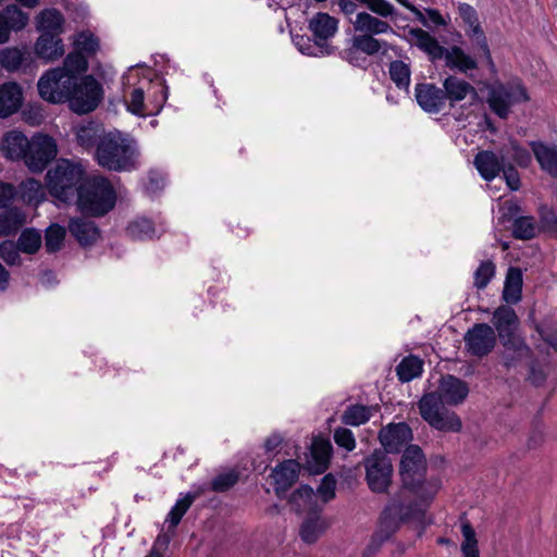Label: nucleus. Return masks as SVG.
Segmentation results:
<instances>
[{
  "label": "nucleus",
  "instance_id": "obj_1",
  "mask_svg": "<svg viewBox=\"0 0 557 557\" xmlns=\"http://www.w3.org/2000/svg\"><path fill=\"white\" fill-rule=\"evenodd\" d=\"M426 460L417 445H410L401 456L399 474L403 490L393 496L386 510L396 518H404L411 512L405 500V493L410 492L422 502H430L440 490L438 480H425Z\"/></svg>",
  "mask_w": 557,
  "mask_h": 557
},
{
  "label": "nucleus",
  "instance_id": "obj_2",
  "mask_svg": "<svg viewBox=\"0 0 557 557\" xmlns=\"http://www.w3.org/2000/svg\"><path fill=\"white\" fill-rule=\"evenodd\" d=\"M137 157L136 141L119 131L103 134L95 152L100 166L116 172L133 170Z\"/></svg>",
  "mask_w": 557,
  "mask_h": 557
},
{
  "label": "nucleus",
  "instance_id": "obj_3",
  "mask_svg": "<svg viewBox=\"0 0 557 557\" xmlns=\"http://www.w3.org/2000/svg\"><path fill=\"white\" fill-rule=\"evenodd\" d=\"M76 196L79 211L92 216L108 213L115 206L116 199L111 183L102 176L85 178Z\"/></svg>",
  "mask_w": 557,
  "mask_h": 557
},
{
  "label": "nucleus",
  "instance_id": "obj_4",
  "mask_svg": "<svg viewBox=\"0 0 557 557\" xmlns=\"http://www.w3.org/2000/svg\"><path fill=\"white\" fill-rule=\"evenodd\" d=\"M85 171L79 163L61 159L46 175V185L51 196L62 202L73 200L84 182Z\"/></svg>",
  "mask_w": 557,
  "mask_h": 557
},
{
  "label": "nucleus",
  "instance_id": "obj_5",
  "mask_svg": "<svg viewBox=\"0 0 557 557\" xmlns=\"http://www.w3.org/2000/svg\"><path fill=\"white\" fill-rule=\"evenodd\" d=\"M445 405L440 395L431 392L419 400L418 408L422 419L433 429L442 432H459L462 428L460 418Z\"/></svg>",
  "mask_w": 557,
  "mask_h": 557
},
{
  "label": "nucleus",
  "instance_id": "obj_6",
  "mask_svg": "<svg viewBox=\"0 0 557 557\" xmlns=\"http://www.w3.org/2000/svg\"><path fill=\"white\" fill-rule=\"evenodd\" d=\"M493 324L507 350H512L518 357L528 355L529 348L524 342L515 334L518 325V317L515 310L508 306H500L494 311Z\"/></svg>",
  "mask_w": 557,
  "mask_h": 557
},
{
  "label": "nucleus",
  "instance_id": "obj_7",
  "mask_svg": "<svg viewBox=\"0 0 557 557\" xmlns=\"http://www.w3.org/2000/svg\"><path fill=\"white\" fill-rule=\"evenodd\" d=\"M37 86L42 99L52 103H60L71 100L75 77L63 70L53 69L40 77Z\"/></svg>",
  "mask_w": 557,
  "mask_h": 557
},
{
  "label": "nucleus",
  "instance_id": "obj_8",
  "mask_svg": "<svg viewBox=\"0 0 557 557\" xmlns=\"http://www.w3.org/2000/svg\"><path fill=\"white\" fill-rule=\"evenodd\" d=\"M338 20L325 12L315 13L308 23V28L313 36L314 44L319 49V53L311 52L302 47L299 50L309 55H330L334 52V48L327 44L338 32Z\"/></svg>",
  "mask_w": 557,
  "mask_h": 557
},
{
  "label": "nucleus",
  "instance_id": "obj_9",
  "mask_svg": "<svg viewBox=\"0 0 557 557\" xmlns=\"http://www.w3.org/2000/svg\"><path fill=\"white\" fill-rule=\"evenodd\" d=\"M528 100L527 90L520 84H494L488 89L487 103L500 119L508 117L513 104Z\"/></svg>",
  "mask_w": 557,
  "mask_h": 557
},
{
  "label": "nucleus",
  "instance_id": "obj_10",
  "mask_svg": "<svg viewBox=\"0 0 557 557\" xmlns=\"http://www.w3.org/2000/svg\"><path fill=\"white\" fill-rule=\"evenodd\" d=\"M57 154L55 140L47 134L36 133L30 138L23 162L29 171L40 173L55 159Z\"/></svg>",
  "mask_w": 557,
  "mask_h": 557
},
{
  "label": "nucleus",
  "instance_id": "obj_11",
  "mask_svg": "<svg viewBox=\"0 0 557 557\" xmlns=\"http://www.w3.org/2000/svg\"><path fill=\"white\" fill-rule=\"evenodd\" d=\"M101 98L102 87L92 76H85L79 83L75 78V86L70 100L71 109L74 112L85 114L94 111Z\"/></svg>",
  "mask_w": 557,
  "mask_h": 557
},
{
  "label": "nucleus",
  "instance_id": "obj_12",
  "mask_svg": "<svg viewBox=\"0 0 557 557\" xmlns=\"http://www.w3.org/2000/svg\"><path fill=\"white\" fill-rule=\"evenodd\" d=\"M366 480L374 493H385L392 483L393 466L382 451H374L364 460Z\"/></svg>",
  "mask_w": 557,
  "mask_h": 557
},
{
  "label": "nucleus",
  "instance_id": "obj_13",
  "mask_svg": "<svg viewBox=\"0 0 557 557\" xmlns=\"http://www.w3.org/2000/svg\"><path fill=\"white\" fill-rule=\"evenodd\" d=\"M458 13L466 25V35L472 42L473 47L481 51L484 60L493 65L491 50L487 44L485 33L480 25L476 10L468 3H459Z\"/></svg>",
  "mask_w": 557,
  "mask_h": 557
},
{
  "label": "nucleus",
  "instance_id": "obj_14",
  "mask_svg": "<svg viewBox=\"0 0 557 557\" xmlns=\"http://www.w3.org/2000/svg\"><path fill=\"white\" fill-rule=\"evenodd\" d=\"M465 345L468 351L476 357L488 355L496 345L494 329L486 323H476L465 334Z\"/></svg>",
  "mask_w": 557,
  "mask_h": 557
},
{
  "label": "nucleus",
  "instance_id": "obj_15",
  "mask_svg": "<svg viewBox=\"0 0 557 557\" xmlns=\"http://www.w3.org/2000/svg\"><path fill=\"white\" fill-rule=\"evenodd\" d=\"M379 438L387 453H397L412 440V431L405 422L389 423L380 431Z\"/></svg>",
  "mask_w": 557,
  "mask_h": 557
},
{
  "label": "nucleus",
  "instance_id": "obj_16",
  "mask_svg": "<svg viewBox=\"0 0 557 557\" xmlns=\"http://www.w3.org/2000/svg\"><path fill=\"white\" fill-rule=\"evenodd\" d=\"M414 96L422 110L429 113H438L446 107L444 90L434 84H418Z\"/></svg>",
  "mask_w": 557,
  "mask_h": 557
},
{
  "label": "nucleus",
  "instance_id": "obj_17",
  "mask_svg": "<svg viewBox=\"0 0 557 557\" xmlns=\"http://www.w3.org/2000/svg\"><path fill=\"white\" fill-rule=\"evenodd\" d=\"M406 39L411 46L423 51L432 62L442 60L443 54H445V47L422 28H410L407 32Z\"/></svg>",
  "mask_w": 557,
  "mask_h": 557
},
{
  "label": "nucleus",
  "instance_id": "obj_18",
  "mask_svg": "<svg viewBox=\"0 0 557 557\" xmlns=\"http://www.w3.org/2000/svg\"><path fill=\"white\" fill-rule=\"evenodd\" d=\"M445 66L450 71L460 74H468L471 71L479 69V60L475 54L468 53L460 46H450L445 48L443 58Z\"/></svg>",
  "mask_w": 557,
  "mask_h": 557
},
{
  "label": "nucleus",
  "instance_id": "obj_19",
  "mask_svg": "<svg viewBox=\"0 0 557 557\" xmlns=\"http://www.w3.org/2000/svg\"><path fill=\"white\" fill-rule=\"evenodd\" d=\"M448 406L462 404L469 394V387L466 382L454 376H442L437 391L435 392Z\"/></svg>",
  "mask_w": 557,
  "mask_h": 557
},
{
  "label": "nucleus",
  "instance_id": "obj_20",
  "mask_svg": "<svg viewBox=\"0 0 557 557\" xmlns=\"http://www.w3.org/2000/svg\"><path fill=\"white\" fill-rule=\"evenodd\" d=\"M28 21V14L16 5H8L3 9L0 12V45L9 41L11 32L22 30Z\"/></svg>",
  "mask_w": 557,
  "mask_h": 557
},
{
  "label": "nucleus",
  "instance_id": "obj_21",
  "mask_svg": "<svg viewBox=\"0 0 557 557\" xmlns=\"http://www.w3.org/2000/svg\"><path fill=\"white\" fill-rule=\"evenodd\" d=\"M299 471L300 465L293 459L285 460L273 469L271 476L278 497H283L285 492L297 481Z\"/></svg>",
  "mask_w": 557,
  "mask_h": 557
},
{
  "label": "nucleus",
  "instance_id": "obj_22",
  "mask_svg": "<svg viewBox=\"0 0 557 557\" xmlns=\"http://www.w3.org/2000/svg\"><path fill=\"white\" fill-rule=\"evenodd\" d=\"M30 138L22 132L12 129L7 132L1 140V151L7 159L23 161L28 149Z\"/></svg>",
  "mask_w": 557,
  "mask_h": 557
},
{
  "label": "nucleus",
  "instance_id": "obj_23",
  "mask_svg": "<svg viewBox=\"0 0 557 557\" xmlns=\"http://www.w3.org/2000/svg\"><path fill=\"white\" fill-rule=\"evenodd\" d=\"M443 90L446 102L449 101L451 107L468 97L475 99L478 96L475 88L470 83L455 75H449L444 79Z\"/></svg>",
  "mask_w": 557,
  "mask_h": 557
},
{
  "label": "nucleus",
  "instance_id": "obj_24",
  "mask_svg": "<svg viewBox=\"0 0 557 557\" xmlns=\"http://www.w3.org/2000/svg\"><path fill=\"white\" fill-rule=\"evenodd\" d=\"M500 153L498 157L493 151L482 150L474 157L473 164L485 181L494 180L502 172L505 165V156L503 152Z\"/></svg>",
  "mask_w": 557,
  "mask_h": 557
},
{
  "label": "nucleus",
  "instance_id": "obj_25",
  "mask_svg": "<svg viewBox=\"0 0 557 557\" xmlns=\"http://www.w3.org/2000/svg\"><path fill=\"white\" fill-rule=\"evenodd\" d=\"M69 232L82 246H91L100 238V231L94 221L85 218L72 219Z\"/></svg>",
  "mask_w": 557,
  "mask_h": 557
},
{
  "label": "nucleus",
  "instance_id": "obj_26",
  "mask_svg": "<svg viewBox=\"0 0 557 557\" xmlns=\"http://www.w3.org/2000/svg\"><path fill=\"white\" fill-rule=\"evenodd\" d=\"M23 101L22 88L16 83L0 85V117H8L15 113Z\"/></svg>",
  "mask_w": 557,
  "mask_h": 557
},
{
  "label": "nucleus",
  "instance_id": "obj_27",
  "mask_svg": "<svg viewBox=\"0 0 557 557\" xmlns=\"http://www.w3.org/2000/svg\"><path fill=\"white\" fill-rule=\"evenodd\" d=\"M351 24L354 26V30L359 34L376 36L394 33L392 26L387 22L380 20L368 12L357 13L356 18L351 21Z\"/></svg>",
  "mask_w": 557,
  "mask_h": 557
},
{
  "label": "nucleus",
  "instance_id": "obj_28",
  "mask_svg": "<svg viewBox=\"0 0 557 557\" xmlns=\"http://www.w3.org/2000/svg\"><path fill=\"white\" fill-rule=\"evenodd\" d=\"M532 151L541 169L557 178V145L532 143Z\"/></svg>",
  "mask_w": 557,
  "mask_h": 557
},
{
  "label": "nucleus",
  "instance_id": "obj_29",
  "mask_svg": "<svg viewBox=\"0 0 557 557\" xmlns=\"http://www.w3.org/2000/svg\"><path fill=\"white\" fill-rule=\"evenodd\" d=\"M37 55L47 61L54 60L64 53L62 40L54 34L44 33L35 45Z\"/></svg>",
  "mask_w": 557,
  "mask_h": 557
},
{
  "label": "nucleus",
  "instance_id": "obj_30",
  "mask_svg": "<svg viewBox=\"0 0 557 557\" xmlns=\"http://www.w3.org/2000/svg\"><path fill=\"white\" fill-rule=\"evenodd\" d=\"M327 529V523L313 512L300 525L299 535L307 544H313Z\"/></svg>",
  "mask_w": 557,
  "mask_h": 557
},
{
  "label": "nucleus",
  "instance_id": "obj_31",
  "mask_svg": "<svg viewBox=\"0 0 557 557\" xmlns=\"http://www.w3.org/2000/svg\"><path fill=\"white\" fill-rule=\"evenodd\" d=\"M522 272L518 268H510L507 272L503 298L507 304H516L521 299Z\"/></svg>",
  "mask_w": 557,
  "mask_h": 557
},
{
  "label": "nucleus",
  "instance_id": "obj_32",
  "mask_svg": "<svg viewBox=\"0 0 557 557\" xmlns=\"http://www.w3.org/2000/svg\"><path fill=\"white\" fill-rule=\"evenodd\" d=\"M384 44V41L376 39L373 35L370 34L356 35L351 39V49L346 51V58L349 62H352L351 54L354 53V50L361 51L368 55H374L382 49Z\"/></svg>",
  "mask_w": 557,
  "mask_h": 557
},
{
  "label": "nucleus",
  "instance_id": "obj_33",
  "mask_svg": "<svg viewBox=\"0 0 557 557\" xmlns=\"http://www.w3.org/2000/svg\"><path fill=\"white\" fill-rule=\"evenodd\" d=\"M37 29L48 34L58 36L62 32L63 16L55 9H46L36 17Z\"/></svg>",
  "mask_w": 557,
  "mask_h": 557
},
{
  "label": "nucleus",
  "instance_id": "obj_34",
  "mask_svg": "<svg viewBox=\"0 0 557 557\" xmlns=\"http://www.w3.org/2000/svg\"><path fill=\"white\" fill-rule=\"evenodd\" d=\"M375 411V407L364 405H350L342 414V422L350 426H359L367 423Z\"/></svg>",
  "mask_w": 557,
  "mask_h": 557
},
{
  "label": "nucleus",
  "instance_id": "obj_35",
  "mask_svg": "<svg viewBox=\"0 0 557 557\" xmlns=\"http://www.w3.org/2000/svg\"><path fill=\"white\" fill-rule=\"evenodd\" d=\"M25 223L24 213L17 208L0 212V236L15 233Z\"/></svg>",
  "mask_w": 557,
  "mask_h": 557
},
{
  "label": "nucleus",
  "instance_id": "obj_36",
  "mask_svg": "<svg viewBox=\"0 0 557 557\" xmlns=\"http://www.w3.org/2000/svg\"><path fill=\"white\" fill-rule=\"evenodd\" d=\"M27 51L17 47H9L0 51V65L8 71L18 70L27 60Z\"/></svg>",
  "mask_w": 557,
  "mask_h": 557
},
{
  "label": "nucleus",
  "instance_id": "obj_37",
  "mask_svg": "<svg viewBox=\"0 0 557 557\" xmlns=\"http://www.w3.org/2000/svg\"><path fill=\"white\" fill-rule=\"evenodd\" d=\"M462 534L461 553L463 557H480L476 533L468 520L460 525Z\"/></svg>",
  "mask_w": 557,
  "mask_h": 557
},
{
  "label": "nucleus",
  "instance_id": "obj_38",
  "mask_svg": "<svg viewBox=\"0 0 557 557\" xmlns=\"http://www.w3.org/2000/svg\"><path fill=\"white\" fill-rule=\"evenodd\" d=\"M423 362L414 356L406 357L397 366L396 372L401 382H409L422 373Z\"/></svg>",
  "mask_w": 557,
  "mask_h": 557
},
{
  "label": "nucleus",
  "instance_id": "obj_39",
  "mask_svg": "<svg viewBox=\"0 0 557 557\" xmlns=\"http://www.w3.org/2000/svg\"><path fill=\"white\" fill-rule=\"evenodd\" d=\"M197 495L187 493L182 498L177 499L175 505L170 510L168 518L165 520L166 523L170 524V529H176L178 523L181 522L183 516L187 512L189 507L193 505Z\"/></svg>",
  "mask_w": 557,
  "mask_h": 557
},
{
  "label": "nucleus",
  "instance_id": "obj_40",
  "mask_svg": "<svg viewBox=\"0 0 557 557\" xmlns=\"http://www.w3.org/2000/svg\"><path fill=\"white\" fill-rule=\"evenodd\" d=\"M101 137L99 127L94 123L82 125L76 131V140L85 149H91L95 145L98 146Z\"/></svg>",
  "mask_w": 557,
  "mask_h": 557
},
{
  "label": "nucleus",
  "instance_id": "obj_41",
  "mask_svg": "<svg viewBox=\"0 0 557 557\" xmlns=\"http://www.w3.org/2000/svg\"><path fill=\"white\" fill-rule=\"evenodd\" d=\"M314 497L315 494L313 490L307 485H302L292 494L289 503L295 511L302 512L311 509Z\"/></svg>",
  "mask_w": 557,
  "mask_h": 557
},
{
  "label": "nucleus",
  "instance_id": "obj_42",
  "mask_svg": "<svg viewBox=\"0 0 557 557\" xmlns=\"http://www.w3.org/2000/svg\"><path fill=\"white\" fill-rule=\"evenodd\" d=\"M388 72L391 79L398 88L407 89L409 87L411 72L407 63L400 60L393 61L389 63Z\"/></svg>",
  "mask_w": 557,
  "mask_h": 557
},
{
  "label": "nucleus",
  "instance_id": "obj_43",
  "mask_svg": "<svg viewBox=\"0 0 557 557\" xmlns=\"http://www.w3.org/2000/svg\"><path fill=\"white\" fill-rule=\"evenodd\" d=\"M332 445L329 441L315 438L311 444V455L317 462L318 469L323 471L329 463Z\"/></svg>",
  "mask_w": 557,
  "mask_h": 557
},
{
  "label": "nucleus",
  "instance_id": "obj_44",
  "mask_svg": "<svg viewBox=\"0 0 557 557\" xmlns=\"http://www.w3.org/2000/svg\"><path fill=\"white\" fill-rule=\"evenodd\" d=\"M537 226L531 216H519L515 220L512 234L516 238L527 240L535 236Z\"/></svg>",
  "mask_w": 557,
  "mask_h": 557
},
{
  "label": "nucleus",
  "instance_id": "obj_45",
  "mask_svg": "<svg viewBox=\"0 0 557 557\" xmlns=\"http://www.w3.org/2000/svg\"><path fill=\"white\" fill-rule=\"evenodd\" d=\"M17 246L20 251L25 253H34L41 246V235L33 228H27L22 232L18 237Z\"/></svg>",
  "mask_w": 557,
  "mask_h": 557
},
{
  "label": "nucleus",
  "instance_id": "obj_46",
  "mask_svg": "<svg viewBox=\"0 0 557 557\" xmlns=\"http://www.w3.org/2000/svg\"><path fill=\"white\" fill-rule=\"evenodd\" d=\"M87 65L88 63L84 54L78 51H75L67 54V57L64 60L63 66L59 69L76 77V74H79L87 70Z\"/></svg>",
  "mask_w": 557,
  "mask_h": 557
},
{
  "label": "nucleus",
  "instance_id": "obj_47",
  "mask_svg": "<svg viewBox=\"0 0 557 557\" xmlns=\"http://www.w3.org/2000/svg\"><path fill=\"white\" fill-rule=\"evenodd\" d=\"M76 51L83 54H94L99 48L98 39L89 32H82L74 39Z\"/></svg>",
  "mask_w": 557,
  "mask_h": 557
},
{
  "label": "nucleus",
  "instance_id": "obj_48",
  "mask_svg": "<svg viewBox=\"0 0 557 557\" xmlns=\"http://www.w3.org/2000/svg\"><path fill=\"white\" fill-rule=\"evenodd\" d=\"M500 152L506 157H511L513 161L520 166H528L531 162V156L529 151L518 145L517 141L510 140Z\"/></svg>",
  "mask_w": 557,
  "mask_h": 557
},
{
  "label": "nucleus",
  "instance_id": "obj_49",
  "mask_svg": "<svg viewBox=\"0 0 557 557\" xmlns=\"http://www.w3.org/2000/svg\"><path fill=\"white\" fill-rule=\"evenodd\" d=\"M127 232L133 238L146 239L153 236L154 227L150 220L139 219L129 224Z\"/></svg>",
  "mask_w": 557,
  "mask_h": 557
},
{
  "label": "nucleus",
  "instance_id": "obj_50",
  "mask_svg": "<svg viewBox=\"0 0 557 557\" xmlns=\"http://www.w3.org/2000/svg\"><path fill=\"white\" fill-rule=\"evenodd\" d=\"M21 196L26 202L38 201L42 196V186L39 181L28 178L20 185Z\"/></svg>",
  "mask_w": 557,
  "mask_h": 557
},
{
  "label": "nucleus",
  "instance_id": "obj_51",
  "mask_svg": "<svg viewBox=\"0 0 557 557\" xmlns=\"http://www.w3.org/2000/svg\"><path fill=\"white\" fill-rule=\"evenodd\" d=\"M65 228L60 225H51L46 232V249L49 252L58 251L63 245Z\"/></svg>",
  "mask_w": 557,
  "mask_h": 557
},
{
  "label": "nucleus",
  "instance_id": "obj_52",
  "mask_svg": "<svg viewBox=\"0 0 557 557\" xmlns=\"http://www.w3.org/2000/svg\"><path fill=\"white\" fill-rule=\"evenodd\" d=\"M495 274V264L492 261H483L474 272V286L483 289Z\"/></svg>",
  "mask_w": 557,
  "mask_h": 557
},
{
  "label": "nucleus",
  "instance_id": "obj_53",
  "mask_svg": "<svg viewBox=\"0 0 557 557\" xmlns=\"http://www.w3.org/2000/svg\"><path fill=\"white\" fill-rule=\"evenodd\" d=\"M17 244L12 240H4L0 244V259L10 265L18 264L21 261Z\"/></svg>",
  "mask_w": 557,
  "mask_h": 557
},
{
  "label": "nucleus",
  "instance_id": "obj_54",
  "mask_svg": "<svg viewBox=\"0 0 557 557\" xmlns=\"http://www.w3.org/2000/svg\"><path fill=\"white\" fill-rule=\"evenodd\" d=\"M144 90L135 88L131 91L129 98L126 100L127 110L137 115H145Z\"/></svg>",
  "mask_w": 557,
  "mask_h": 557
},
{
  "label": "nucleus",
  "instance_id": "obj_55",
  "mask_svg": "<svg viewBox=\"0 0 557 557\" xmlns=\"http://www.w3.org/2000/svg\"><path fill=\"white\" fill-rule=\"evenodd\" d=\"M334 441L338 446L348 451L354 450L356 447V440L352 432L345 428H337L334 431Z\"/></svg>",
  "mask_w": 557,
  "mask_h": 557
},
{
  "label": "nucleus",
  "instance_id": "obj_56",
  "mask_svg": "<svg viewBox=\"0 0 557 557\" xmlns=\"http://www.w3.org/2000/svg\"><path fill=\"white\" fill-rule=\"evenodd\" d=\"M238 480V476L234 472H226L216 475L211 483L212 490L215 492H224L231 488Z\"/></svg>",
  "mask_w": 557,
  "mask_h": 557
},
{
  "label": "nucleus",
  "instance_id": "obj_57",
  "mask_svg": "<svg viewBox=\"0 0 557 557\" xmlns=\"http://www.w3.org/2000/svg\"><path fill=\"white\" fill-rule=\"evenodd\" d=\"M336 480L331 475H325L319 487L318 495L322 498L323 503H327L335 497Z\"/></svg>",
  "mask_w": 557,
  "mask_h": 557
},
{
  "label": "nucleus",
  "instance_id": "obj_58",
  "mask_svg": "<svg viewBox=\"0 0 557 557\" xmlns=\"http://www.w3.org/2000/svg\"><path fill=\"white\" fill-rule=\"evenodd\" d=\"M16 196V189L12 184L0 182V208L9 207Z\"/></svg>",
  "mask_w": 557,
  "mask_h": 557
},
{
  "label": "nucleus",
  "instance_id": "obj_59",
  "mask_svg": "<svg viewBox=\"0 0 557 557\" xmlns=\"http://www.w3.org/2000/svg\"><path fill=\"white\" fill-rule=\"evenodd\" d=\"M502 172L504 173V177L506 180V183L508 187L511 190H517L520 187V177L518 172L515 170L513 166L507 165L505 163L504 168L502 169Z\"/></svg>",
  "mask_w": 557,
  "mask_h": 557
},
{
  "label": "nucleus",
  "instance_id": "obj_60",
  "mask_svg": "<svg viewBox=\"0 0 557 557\" xmlns=\"http://www.w3.org/2000/svg\"><path fill=\"white\" fill-rule=\"evenodd\" d=\"M174 532H175V529H170V525H169L166 532H161L157 536L151 550H157L162 554V552L169 547V544L171 542L172 536L174 535Z\"/></svg>",
  "mask_w": 557,
  "mask_h": 557
},
{
  "label": "nucleus",
  "instance_id": "obj_61",
  "mask_svg": "<svg viewBox=\"0 0 557 557\" xmlns=\"http://www.w3.org/2000/svg\"><path fill=\"white\" fill-rule=\"evenodd\" d=\"M541 222L544 230L557 232V216L554 211L549 209H542Z\"/></svg>",
  "mask_w": 557,
  "mask_h": 557
},
{
  "label": "nucleus",
  "instance_id": "obj_62",
  "mask_svg": "<svg viewBox=\"0 0 557 557\" xmlns=\"http://www.w3.org/2000/svg\"><path fill=\"white\" fill-rule=\"evenodd\" d=\"M398 3H400L403 7L411 11L417 18L424 25L428 26V20L426 14L424 15L419 9H417L412 3H410L408 0H396Z\"/></svg>",
  "mask_w": 557,
  "mask_h": 557
},
{
  "label": "nucleus",
  "instance_id": "obj_63",
  "mask_svg": "<svg viewBox=\"0 0 557 557\" xmlns=\"http://www.w3.org/2000/svg\"><path fill=\"white\" fill-rule=\"evenodd\" d=\"M336 3L345 15H352L357 11V4L352 0H336Z\"/></svg>",
  "mask_w": 557,
  "mask_h": 557
},
{
  "label": "nucleus",
  "instance_id": "obj_64",
  "mask_svg": "<svg viewBox=\"0 0 557 557\" xmlns=\"http://www.w3.org/2000/svg\"><path fill=\"white\" fill-rule=\"evenodd\" d=\"M425 14H426V20H429L433 24H435L437 26H445L446 25L445 18L442 16V14L437 10H435V9H426L425 10Z\"/></svg>",
  "mask_w": 557,
  "mask_h": 557
}]
</instances>
